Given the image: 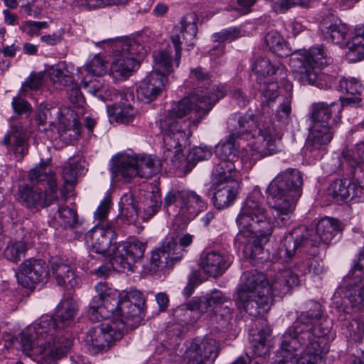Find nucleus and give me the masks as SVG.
Returning <instances> with one entry per match:
<instances>
[{"instance_id": "nucleus-51", "label": "nucleus", "mask_w": 364, "mask_h": 364, "mask_svg": "<svg viewBox=\"0 0 364 364\" xmlns=\"http://www.w3.org/2000/svg\"><path fill=\"white\" fill-rule=\"evenodd\" d=\"M27 250V245L24 241H10L5 247L3 255L7 260L17 262Z\"/></svg>"}, {"instance_id": "nucleus-37", "label": "nucleus", "mask_w": 364, "mask_h": 364, "mask_svg": "<svg viewBox=\"0 0 364 364\" xmlns=\"http://www.w3.org/2000/svg\"><path fill=\"white\" fill-rule=\"evenodd\" d=\"M28 181L33 185L46 182L51 193H56L58 187L55 175L46 161H41L31 169L28 174Z\"/></svg>"}, {"instance_id": "nucleus-31", "label": "nucleus", "mask_w": 364, "mask_h": 364, "mask_svg": "<svg viewBox=\"0 0 364 364\" xmlns=\"http://www.w3.org/2000/svg\"><path fill=\"white\" fill-rule=\"evenodd\" d=\"M165 144V151H164L163 160L170 169L183 170L185 173L191 171L194 167V164L188 160V156L185 158L182 154V148L186 147L188 144V139H186L184 144H179L176 146H170L164 140Z\"/></svg>"}, {"instance_id": "nucleus-56", "label": "nucleus", "mask_w": 364, "mask_h": 364, "mask_svg": "<svg viewBox=\"0 0 364 364\" xmlns=\"http://www.w3.org/2000/svg\"><path fill=\"white\" fill-rule=\"evenodd\" d=\"M44 74L42 73H31L28 80L21 86L20 93L23 96H28L29 92L36 91L43 83Z\"/></svg>"}, {"instance_id": "nucleus-42", "label": "nucleus", "mask_w": 364, "mask_h": 364, "mask_svg": "<svg viewBox=\"0 0 364 364\" xmlns=\"http://www.w3.org/2000/svg\"><path fill=\"white\" fill-rule=\"evenodd\" d=\"M172 52V47L168 45L166 48L154 53L155 65L152 73H159L161 75L166 77L173 71Z\"/></svg>"}, {"instance_id": "nucleus-22", "label": "nucleus", "mask_w": 364, "mask_h": 364, "mask_svg": "<svg viewBox=\"0 0 364 364\" xmlns=\"http://www.w3.org/2000/svg\"><path fill=\"white\" fill-rule=\"evenodd\" d=\"M146 246V243L136 239L119 242L114 247L112 260L123 269L133 271L134 264L143 257Z\"/></svg>"}, {"instance_id": "nucleus-52", "label": "nucleus", "mask_w": 364, "mask_h": 364, "mask_svg": "<svg viewBox=\"0 0 364 364\" xmlns=\"http://www.w3.org/2000/svg\"><path fill=\"white\" fill-rule=\"evenodd\" d=\"M60 110L58 107L41 105L36 112V120L39 125L43 126L47 122L53 125L55 123V119L58 118Z\"/></svg>"}, {"instance_id": "nucleus-21", "label": "nucleus", "mask_w": 364, "mask_h": 364, "mask_svg": "<svg viewBox=\"0 0 364 364\" xmlns=\"http://www.w3.org/2000/svg\"><path fill=\"white\" fill-rule=\"evenodd\" d=\"M87 240L92 252L106 255L112 260L114 245L117 246L116 233L110 225L97 224L87 234Z\"/></svg>"}, {"instance_id": "nucleus-49", "label": "nucleus", "mask_w": 364, "mask_h": 364, "mask_svg": "<svg viewBox=\"0 0 364 364\" xmlns=\"http://www.w3.org/2000/svg\"><path fill=\"white\" fill-rule=\"evenodd\" d=\"M186 191H178L171 190L164 198V206L168 212H173L176 215L181 217V208L184 205Z\"/></svg>"}, {"instance_id": "nucleus-30", "label": "nucleus", "mask_w": 364, "mask_h": 364, "mask_svg": "<svg viewBox=\"0 0 364 364\" xmlns=\"http://www.w3.org/2000/svg\"><path fill=\"white\" fill-rule=\"evenodd\" d=\"M173 247H176V245L172 240L169 242L164 240L161 247L152 252L149 262L146 266L151 274L162 271L166 267H172L175 262L178 261L173 258V252L171 250Z\"/></svg>"}, {"instance_id": "nucleus-1", "label": "nucleus", "mask_w": 364, "mask_h": 364, "mask_svg": "<svg viewBox=\"0 0 364 364\" xmlns=\"http://www.w3.org/2000/svg\"><path fill=\"white\" fill-rule=\"evenodd\" d=\"M282 336L274 364H298L299 358L302 364H318L329 351L326 336L331 327L321 305L310 301Z\"/></svg>"}, {"instance_id": "nucleus-48", "label": "nucleus", "mask_w": 364, "mask_h": 364, "mask_svg": "<svg viewBox=\"0 0 364 364\" xmlns=\"http://www.w3.org/2000/svg\"><path fill=\"white\" fill-rule=\"evenodd\" d=\"M190 79L191 80H196L198 82V87L194 92H198V91L200 95H212L211 87L214 86V85H210V75L209 73L204 70L201 67H198L191 70ZM215 87H218V86L215 85Z\"/></svg>"}, {"instance_id": "nucleus-58", "label": "nucleus", "mask_w": 364, "mask_h": 364, "mask_svg": "<svg viewBox=\"0 0 364 364\" xmlns=\"http://www.w3.org/2000/svg\"><path fill=\"white\" fill-rule=\"evenodd\" d=\"M339 87L342 92L351 95H360L364 92V86L355 78L341 80Z\"/></svg>"}, {"instance_id": "nucleus-27", "label": "nucleus", "mask_w": 364, "mask_h": 364, "mask_svg": "<svg viewBox=\"0 0 364 364\" xmlns=\"http://www.w3.org/2000/svg\"><path fill=\"white\" fill-rule=\"evenodd\" d=\"M231 263V256L229 254L210 251L203 252L199 265L204 273L215 278L221 276L230 266Z\"/></svg>"}, {"instance_id": "nucleus-55", "label": "nucleus", "mask_w": 364, "mask_h": 364, "mask_svg": "<svg viewBox=\"0 0 364 364\" xmlns=\"http://www.w3.org/2000/svg\"><path fill=\"white\" fill-rule=\"evenodd\" d=\"M164 240L165 241L169 242L172 240V242L175 243L176 247H173L172 248H171V250L173 252V258L180 260L183 257L185 248L192 243L193 236L190 234H185L183 236H181L179 239H177V237H175L173 236H170L167 237Z\"/></svg>"}, {"instance_id": "nucleus-62", "label": "nucleus", "mask_w": 364, "mask_h": 364, "mask_svg": "<svg viewBox=\"0 0 364 364\" xmlns=\"http://www.w3.org/2000/svg\"><path fill=\"white\" fill-rule=\"evenodd\" d=\"M240 31L237 28H229L224 29L213 36V41L215 42L224 43L230 42L237 38Z\"/></svg>"}, {"instance_id": "nucleus-15", "label": "nucleus", "mask_w": 364, "mask_h": 364, "mask_svg": "<svg viewBox=\"0 0 364 364\" xmlns=\"http://www.w3.org/2000/svg\"><path fill=\"white\" fill-rule=\"evenodd\" d=\"M124 330L123 323L114 320L90 328L85 336V343L92 353L107 350L111 343L122 338Z\"/></svg>"}, {"instance_id": "nucleus-7", "label": "nucleus", "mask_w": 364, "mask_h": 364, "mask_svg": "<svg viewBox=\"0 0 364 364\" xmlns=\"http://www.w3.org/2000/svg\"><path fill=\"white\" fill-rule=\"evenodd\" d=\"M341 231L338 220L330 218L320 220L316 225L315 232L304 226L294 228L284 238L282 247L285 251V255L287 258L291 259L297 252L316 255V247L321 242L328 245L335 235Z\"/></svg>"}, {"instance_id": "nucleus-46", "label": "nucleus", "mask_w": 364, "mask_h": 364, "mask_svg": "<svg viewBox=\"0 0 364 364\" xmlns=\"http://www.w3.org/2000/svg\"><path fill=\"white\" fill-rule=\"evenodd\" d=\"M314 255H310V252H301L297 253L291 258L289 259L285 257L287 260H291L293 258L298 259L296 263L299 264V269L303 274L313 273L318 274L322 272V267L320 266L317 260L315 259ZM284 256H286L284 255Z\"/></svg>"}, {"instance_id": "nucleus-34", "label": "nucleus", "mask_w": 364, "mask_h": 364, "mask_svg": "<svg viewBox=\"0 0 364 364\" xmlns=\"http://www.w3.org/2000/svg\"><path fill=\"white\" fill-rule=\"evenodd\" d=\"M252 70L259 76L257 77L259 87L264 83L276 82L278 85V80L284 78L285 70L284 67L274 66L268 59L260 58L257 60L252 65Z\"/></svg>"}, {"instance_id": "nucleus-36", "label": "nucleus", "mask_w": 364, "mask_h": 364, "mask_svg": "<svg viewBox=\"0 0 364 364\" xmlns=\"http://www.w3.org/2000/svg\"><path fill=\"white\" fill-rule=\"evenodd\" d=\"M239 172L236 170L232 160H220L214 166L212 171L211 183L213 187H218L232 181L239 182Z\"/></svg>"}, {"instance_id": "nucleus-12", "label": "nucleus", "mask_w": 364, "mask_h": 364, "mask_svg": "<svg viewBox=\"0 0 364 364\" xmlns=\"http://www.w3.org/2000/svg\"><path fill=\"white\" fill-rule=\"evenodd\" d=\"M331 61V58L326 56L323 46H319L304 53L294 51L289 60V65L301 84L318 85L316 82L321 68L330 64Z\"/></svg>"}, {"instance_id": "nucleus-5", "label": "nucleus", "mask_w": 364, "mask_h": 364, "mask_svg": "<svg viewBox=\"0 0 364 364\" xmlns=\"http://www.w3.org/2000/svg\"><path fill=\"white\" fill-rule=\"evenodd\" d=\"M239 232L235 240L244 244L252 259L263 260L262 245L269 241L274 225L266 208L259 201L248 197L236 218Z\"/></svg>"}, {"instance_id": "nucleus-28", "label": "nucleus", "mask_w": 364, "mask_h": 364, "mask_svg": "<svg viewBox=\"0 0 364 364\" xmlns=\"http://www.w3.org/2000/svg\"><path fill=\"white\" fill-rule=\"evenodd\" d=\"M167 81V77L151 72L141 82L137 89L138 98L146 103L155 100L161 94Z\"/></svg>"}, {"instance_id": "nucleus-32", "label": "nucleus", "mask_w": 364, "mask_h": 364, "mask_svg": "<svg viewBox=\"0 0 364 364\" xmlns=\"http://www.w3.org/2000/svg\"><path fill=\"white\" fill-rule=\"evenodd\" d=\"M227 124L231 134L237 137L251 134L253 138L255 131L262 129L257 125L255 114L248 113L233 114L228 118Z\"/></svg>"}, {"instance_id": "nucleus-11", "label": "nucleus", "mask_w": 364, "mask_h": 364, "mask_svg": "<svg viewBox=\"0 0 364 364\" xmlns=\"http://www.w3.org/2000/svg\"><path fill=\"white\" fill-rule=\"evenodd\" d=\"M114 60L110 71L116 79L129 77L139 66L144 47L133 38L117 39L112 43Z\"/></svg>"}, {"instance_id": "nucleus-18", "label": "nucleus", "mask_w": 364, "mask_h": 364, "mask_svg": "<svg viewBox=\"0 0 364 364\" xmlns=\"http://www.w3.org/2000/svg\"><path fill=\"white\" fill-rule=\"evenodd\" d=\"M144 306L145 299L140 291L125 294L119 313L113 320L116 323H123L124 327L136 328L145 316Z\"/></svg>"}, {"instance_id": "nucleus-26", "label": "nucleus", "mask_w": 364, "mask_h": 364, "mask_svg": "<svg viewBox=\"0 0 364 364\" xmlns=\"http://www.w3.org/2000/svg\"><path fill=\"white\" fill-rule=\"evenodd\" d=\"M255 132L253 138L256 141L254 148L251 149L252 160L257 161L279 151L280 138L272 136L269 128L263 127L261 130Z\"/></svg>"}, {"instance_id": "nucleus-50", "label": "nucleus", "mask_w": 364, "mask_h": 364, "mask_svg": "<svg viewBox=\"0 0 364 364\" xmlns=\"http://www.w3.org/2000/svg\"><path fill=\"white\" fill-rule=\"evenodd\" d=\"M235 136L232 134L225 138V139L220 142L215 147V154L220 160H232L231 157H235L237 152L235 143Z\"/></svg>"}, {"instance_id": "nucleus-8", "label": "nucleus", "mask_w": 364, "mask_h": 364, "mask_svg": "<svg viewBox=\"0 0 364 364\" xmlns=\"http://www.w3.org/2000/svg\"><path fill=\"white\" fill-rule=\"evenodd\" d=\"M342 157L354 169L357 182L339 178L330 184L328 193L339 203L356 200L364 195V141L357 144L352 151H343Z\"/></svg>"}, {"instance_id": "nucleus-20", "label": "nucleus", "mask_w": 364, "mask_h": 364, "mask_svg": "<svg viewBox=\"0 0 364 364\" xmlns=\"http://www.w3.org/2000/svg\"><path fill=\"white\" fill-rule=\"evenodd\" d=\"M50 276L49 266L45 260L29 259L18 267L16 278L25 287L32 288L38 283H46Z\"/></svg>"}, {"instance_id": "nucleus-4", "label": "nucleus", "mask_w": 364, "mask_h": 364, "mask_svg": "<svg viewBox=\"0 0 364 364\" xmlns=\"http://www.w3.org/2000/svg\"><path fill=\"white\" fill-rule=\"evenodd\" d=\"M193 92L173 103L172 107L164 112L157 122L164 140L170 146L178 143L184 144L191 136L190 126H197L200 119L208 114L214 105L225 95L219 88L211 87L212 95H203Z\"/></svg>"}, {"instance_id": "nucleus-45", "label": "nucleus", "mask_w": 364, "mask_h": 364, "mask_svg": "<svg viewBox=\"0 0 364 364\" xmlns=\"http://www.w3.org/2000/svg\"><path fill=\"white\" fill-rule=\"evenodd\" d=\"M348 49L347 55L352 61L364 58V24L355 28V35L351 41L346 43Z\"/></svg>"}, {"instance_id": "nucleus-44", "label": "nucleus", "mask_w": 364, "mask_h": 364, "mask_svg": "<svg viewBox=\"0 0 364 364\" xmlns=\"http://www.w3.org/2000/svg\"><path fill=\"white\" fill-rule=\"evenodd\" d=\"M80 169V165L75 158H70L64 164L62 169V178L65 184L64 191H62L63 197H65L64 200H66L65 192L69 193L74 188Z\"/></svg>"}, {"instance_id": "nucleus-2", "label": "nucleus", "mask_w": 364, "mask_h": 364, "mask_svg": "<svg viewBox=\"0 0 364 364\" xmlns=\"http://www.w3.org/2000/svg\"><path fill=\"white\" fill-rule=\"evenodd\" d=\"M78 306L71 297L65 298L58 305L54 317L46 315L22 331L23 351L38 364H55L73 346L72 340L55 335L57 329L69 326L74 321Z\"/></svg>"}, {"instance_id": "nucleus-6", "label": "nucleus", "mask_w": 364, "mask_h": 364, "mask_svg": "<svg viewBox=\"0 0 364 364\" xmlns=\"http://www.w3.org/2000/svg\"><path fill=\"white\" fill-rule=\"evenodd\" d=\"M303 178L295 168H287L280 172L267 188L272 198V215L279 227H287L293 223L296 202L301 196Z\"/></svg>"}, {"instance_id": "nucleus-35", "label": "nucleus", "mask_w": 364, "mask_h": 364, "mask_svg": "<svg viewBox=\"0 0 364 364\" xmlns=\"http://www.w3.org/2000/svg\"><path fill=\"white\" fill-rule=\"evenodd\" d=\"M336 112H340V106L336 103L332 102L328 105L324 102H318L314 104L311 116L313 124L336 126L340 120Z\"/></svg>"}, {"instance_id": "nucleus-54", "label": "nucleus", "mask_w": 364, "mask_h": 364, "mask_svg": "<svg viewBox=\"0 0 364 364\" xmlns=\"http://www.w3.org/2000/svg\"><path fill=\"white\" fill-rule=\"evenodd\" d=\"M107 69V62L100 55H95L84 67L78 68L77 71L82 73V70H84L95 76L100 77L106 73Z\"/></svg>"}, {"instance_id": "nucleus-9", "label": "nucleus", "mask_w": 364, "mask_h": 364, "mask_svg": "<svg viewBox=\"0 0 364 364\" xmlns=\"http://www.w3.org/2000/svg\"><path fill=\"white\" fill-rule=\"evenodd\" d=\"M110 171L114 182H129L136 176L151 178L161 170V162L155 156L119 154L111 160Z\"/></svg>"}, {"instance_id": "nucleus-16", "label": "nucleus", "mask_w": 364, "mask_h": 364, "mask_svg": "<svg viewBox=\"0 0 364 364\" xmlns=\"http://www.w3.org/2000/svg\"><path fill=\"white\" fill-rule=\"evenodd\" d=\"M278 87L276 82H272L269 85L264 83L259 88L262 115L264 117L269 115L272 106L277 102L278 107L276 110L275 119L282 124H287L291 113V96L290 94L285 96L278 95Z\"/></svg>"}, {"instance_id": "nucleus-38", "label": "nucleus", "mask_w": 364, "mask_h": 364, "mask_svg": "<svg viewBox=\"0 0 364 364\" xmlns=\"http://www.w3.org/2000/svg\"><path fill=\"white\" fill-rule=\"evenodd\" d=\"M239 186V182L232 181V183L214 187L215 192L213 197V205L221 210L232 204L236 199Z\"/></svg>"}, {"instance_id": "nucleus-19", "label": "nucleus", "mask_w": 364, "mask_h": 364, "mask_svg": "<svg viewBox=\"0 0 364 364\" xmlns=\"http://www.w3.org/2000/svg\"><path fill=\"white\" fill-rule=\"evenodd\" d=\"M346 279V296L353 306H364V251L358 254Z\"/></svg>"}, {"instance_id": "nucleus-25", "label": "nucleus", "mask_w": 364, "mask_h": 364, "mask_svg": "<svg viewBox=\"0 0 364 364\" xmlns=\"http://www.w3.org/2000/svg\"><path fill=\"white\" fill-rule=\"evenodd\" d=\"M1 144L11 151L17 161H21L28 153V139L21 122L11 119L10 129Z\"/></svg>"}, {"instance_id": "nucleus-10", "label": "nucleus", "mask_w": 364, "mask_h": 364, "mask_svg": "<svg viewBox=\"0 0 364 364\" xmlns=\"http://www.w3.org/2000/svg\"><path fill=\"white\" fill-rule=\"evenodd\" d=\"M83 89L89 94L99 98L102 101H114L112 105H107V114L110 118L119 123L128 124L132 122L136 111L131 105L128 95L121 93L114 88H110L100 80L93 78L82 81Z\"/></svg>"}, {"instance_id": "nucleus-57", "label": "nucleus", "mask_w": 364, "mask_h": 364, "mask_svg": "<svg viewBox=\"0 0 364 364\" xmlns=\"http://www.w3.org/2000/svg\"><path fill=\"white\" fill-rule=\"evenodd\" d=\"M271 335V330H263L260 331L258 335V338L256 343L253 345V352L255 356L266 357L269 353V346L267 345V337Z\"/></svg>"}, {"instance_id": "nucleus-64", "label": "nucleus", "mask_w": 364, "mask_h": 364, "mask_svg": "<svg viewBox=\"0 0 364 364\" xmlns=\"http://www.w3.org/2000/svg\"><path fill=\"white\" fill-rule=\"evenodd\" d=\"M11 106L15 113L18 115H30L32 112L31 105L20 97H15L11 102Z\"/></svg>"}, {"instance_id": "nucleus-61", "label": "nucleus", "mask_w": 364, "mask_h": 364, "mask_svg": "<svg viewBox=\"0 0 364 364\" xmlns=\"http://www.w3.org/2000/svg\"><path fill=\"white\" fill-rule=\"evenodd\" d=\"M310 0H280L274 4V9L277 12L285 13L294 6L306 8L309 6Z\"/></svg>"}, {"instance_id": "nucleus-40", "label": "nucleus", "mask_w": 364, "mask_h": 364, "mask_svg": "<svg viewBox=\"0 0 364 364\" xmlns=\"http://www.w3.org/2000/svg\"><path fill=\"white\" fill-rule=\"evenodd\" d=\"M320 30L326 40L338 45L346 43L348 28L340 20L331 23L324 21L320 26Z\"/></svg>"}, {"instance_id": "nucleus-14", "label": "nucleus", "mask_w": 364, "mask_h": 364, "mask_svg": "<svg viewBox=\"0 0 364 364\" xmlns=\"http://www.w3.org/2000/svg\"><path fill=\"white\" fill-rule=\"evenodd\" d=\"M208 308L213 311V320L216 323V329L225 332L232 328L234 309L230 298L222 291L214 290L205 298L204 302L198 304V309L200 311L206 312Z\"/></svg>"}, {"instance_id": "nucleus-13", "label": "nucleus", "mask_w": 364, "mask_h": 364, "mask_svg": "<svg viewBox=\"0 0 364 364\" xmlns=\"http://www.w3.org/2000/svg\"><path fill=\"white\" fill-rule=\"evenodd\" d=\"M105 288L102 283L95 286L97 294L92 297L88 310L89 317L93 321H98L100 317H108L106 312L116 318L124 300V294L122 296L118 290Z\"/></svg>"}, {"instance_id": "nucleus-43", "label": "nucleus", "mask_w": 364, "mask_h": 364, "mask_svg": "<svg viewBox=\"0 0 364 364\" xmlns=\"http://www.w3.org/2000/svg\"><path fill=\"white\" fill-rule=\"evenodd\" d=\"M205 298L194 299L188 304L181 305L176 309L175 314L181 317V319L184 323L196 322L205 312L198 309V304L204 302Z\"/></svg>"}, {"instance_id": "nucleus-63", "label": "nucleus", "mask_w": 364, "mask_h": 364, "mask_svg": "<svg viewBox=\"0 0 364 364\" xmlns=\"http://www.w3.org/2000/svg\"><path fill=\"white\" fill-rule=\"evenodd\" d=\"M349 336L356 342H360L364 336V323L360 320H353L347 326Z\"/></svg>"}, {"instance_id": "nucleus-39", "label": "nucleus", "mask_w": 364, "mask_h": 364, "mask_svg": "<svg viewBox=\"0 0 364 364\" xmlns=\"http://www.w3.org/2000/svg\"><path fill=\"white\" fill-rule=\"evenodd\" d=\"M184 199V205L181 208V218L184 221L193 219L206 208V203L194 191H186Z\"/></svg>"}, {"instance_id": "nucleus-53", "label": "nucleus", "mask_w": 364, "mask_h": 364, "mask_svg": "<svg viewBox=\"0 0 364 364\" xmlns=\"http://www.w3.org/2000/svg\"><path fill=\"white\" fill-rule=\"evenodd\" d=\"M63 65L64 64L52 67L49 70V75L55 84L61 86H69L73 82V77L71 73Z\"/></svg>"}, {"instance_id": "nucleus-41", "label": "nucleus", "mask_w": 364, "mask_h": 364, "mask_svg": "<svg viewBox=\"0 0 364 364\" xmlns=\"http://www.w3.org/2000/svg\"><path fill=\"white\" fill-rule=\"evenodd\" d=\"M264 42L269 50L279 58L292 57L294 53L287 42L276 31L268 32L265 36Z\"/></svg>"}, {"instance_id": "nucleus-33", "label": "nucleus", "mask_w": 364, "mask_h": 364, "mask_svg": "<svg viewBox=\"0 0 364 364\" xmlns=\"http://www.w3.org/2000/svg\"><path fill=\"white\" fill-rule=\"evenodd\" d=\"M336 126L312 124L306 142V149L310 152L324 151L331 141Z\"/></svg>"}, {"instance_id": "nucleus-24", "label": "nucleus", "mask_w": 364, "mask_h": 364, "mask_svg": "<svg viewBox=\"0 0 364 364\" xmlns=\"http://www.w3.org/2000/svg\"><path fill=\"white\" fill-rule=\"evenodd\" d=\"M198 16L196 13L191 12L186 14L181 21L180 34L173 35L171 37L173 46L175 50V64L178 67L181 57L182 38L184 43L188 46L194 45V40L198 32L197 28Z\"/></svg>"}, {"instance_id": "nucleus-60", "label": "nucleus", "mask_w": 364, "mask_h": 364, "mask_svg": "<svg viewBox=\"0 0 364 364\" xmlns=\"http://www.w3.org/2000/svg\"><path fill=\"white\" fill-rule=\"evenodd\" d=\"M48 27L46 21H25L21 23L20 29L31 37L38 36L39 31Z\"/></svg>"}, {"instance_id": "nucleus-29", "label": "nucleus", "mask_w": 364, "mask_h": 364, "mask_svg": "<svg viewBox=\"0 0 364 364\" xmlns=\"http://www.w3.org/2000/svg\"><path fill=\"white\" fill-rule=\"evenodd\" d=\"M50 271L56 284L67 290L79 284V278L73 267L61 259H53L50 262Z\"/></svg>"}, {"instance_id": "nucleus-47", "label": "nucleus", "mask_w": 364, "mask_h": 364, "mask_svg": "<svg viewBox=\"0 0 364 364\" xmlns=\"http://www.w3.org/2000/svg\"><path fill=\"white\" fill-rule=\"evenodd\" d=\"M58 211L54 215V220L65 229L77 228L80 223L76 210L68 206H60L58 203Z\"/></svg>"}, {"instance_id": "nucleus-17", "label": "nucleus", "mask_w": 364, "mask_h": 364, "mask_svg": "<svg viewBox=\"0 0 364 364\" xmlns=\"http://www.w3.org/2000/svg\"><path fill=\"white\" fill-rule=\"evenodd\" d=\"M220 350V343L212 336L193 339L186 350L187 364H213Z\"/></svg>"}, {"instance_id": "nucleus-3", "label": "nucleus", "mask_w": 364, "mask_h": 364, "mask_svg": "<svg viewBox=\"0 0 364 364\" xmlns=\"http://www.w3.org/2000/svg\"><path fill=\"white\" fill-rule=\"evenodd\" d=\"M299 282L298 274L290 269L279 272L271 284L264 273L256 270L247 272L242 276L235 301L238 309L256 317L270 309L273 296L282 297Z\"/></svg>"}, {"instance_id": "nucleus-23", "label": "nucleus", "mask_w": 364, "mask_h": 364, "mask_svg": "<svg viewBox=\"0 0 364 364\" xmlns=\"http://www.w3.org/2000/svg\"><path fill=\"white\" fill-rule=\"evenodd\" d=\"M56 193H46L41 188L28 184L19 185L16 193L17 200L28 208H45L58 201Z\"/></svg>"}, {"instance_id": "nucleus-59", "label": "nucleus", "mask_w": 364, "mask_h": 364, "mask_svg": "<svg viewBox=\"0 0 364 364\" xmlns=\"http://www.w3.org/2000/svg\"><path fill=\"white\" fill-rule=\"evenodd\" d=\"M188 156L195 166L198 162L209 159L212 156V151L208 146H199L192 149Z\"/></svg>"}]
</instances>
